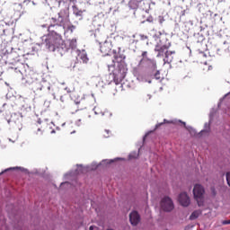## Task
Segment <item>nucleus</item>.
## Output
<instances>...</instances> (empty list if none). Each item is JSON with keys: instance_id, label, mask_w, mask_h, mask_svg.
Returning <instances> with one entry per match:
<instances>
[{"instance_id": "cd10ccee", "label": "nucleus", "mask_w": 230, "mask_h": 230, "mask_svg": "<svg viewBox=\"0 0 230 230\" xmlns=\"http://www.w3.org/2000/svg\"><path fill=\"white\" fill-rule=\"evenodd\" d=\"M230 224V220H225V221H223V225L224 226H227V225H229Z\"/></svg>"}, {"instance_id": "b1692460", "label": "nucleus", "mask_w": 230, "mask_h": 230, "mask_svg": "<svg viewBox=\"0 0 230 230\" xmlns=\"http://www.w3.org/2000/svg\"><path fill=\"white\" fill-rule=\"evenodd\" d=\"M103 136L104 137H111V130L105 129Z\"/></svg>"}, {"instance_id": "412c9836", "label": "nucleus", "mask_w": 230, "mask_h": 230, "mask_svg": "<svg viewBox=\"0 0 230 230\" xmlns=\"http://www.w3.org/2000/svg\"><path fill=\"white\" fill-rule=\"evenodd\" d=\"M137 157H139V153L133 152L129 155V159H137Z\"/></svg>"}, {"instance_id": "de8ad7c7", "label": "nucleus", "mask_w": 230, "mask_h": 230, "mask_svg": "<svg viewBox=\"0 0 230 230\" xmlns=\"http://www.w3.org/2000/svg\"><path fill=\"white\" fill-rule=\"evenodd\" d=\"M57 129H58V130H60V128H57Z\"/></svg>"}, {"instance_id": "a18cd8bd", "label": "nucleus", "mask_w": 230, "mask_h": 230, "mask_svg": "<svg viewBox=\"0 0 230 230\" xmlns=\"http://www.w3.org/2000/svg\"><path fill=\"white\" fill-rule=\"evenodd\" d=\"M136 36L135 35H132V38L134 39Z\"/></svg>"}, {"instance_id": "58836bf2", "label": "nucleus", "mask_w": 230, "mask_h": 230, "mask_svg": "<svg viewBox=\"0 0 230 230\" xmlns=\"http://www.w3.org/2000/svg\"><path fill=\"white\" fill-rule=\"evenodd\" d=\"M104 117H105V118H109V114H105Z\"/></svg>"}, {"instance_id": "79ce46f5", "label": "nucleus", "mask_w": 230, "mask_h": 230, "mask_svg": "<svg viewBox=\"0 0 230 230\" xmlns=\"http://www.w3.org/2000/svg\"><path fill=\"white\" fill-rule=\"evenodd\" d=\"M62 127H66V123H63V124H62Z\"/></svg>"}, {"instance_id": "37998d69", "label": "nucleus", "mask_w": 230, "mask_h": 230, "mask_svg": "<svg viewBox=\"0 0 230 230\" xmlns=\"http://www.w3.org/2000/svg\"><path fill=\"white\" fill-rule=\"evenodd\" d=\"M48 89H49H49H51V86H49Z\"/></svg>"}, {"instance_id": "9d476101", "label": "nucleus", "mask_w": 230, "mask_h": 230, "mask_svg": "<svg viewBox=\"0 0 230 230\" xmlns=\"http://www.w3.org/2000/svg\"><path fill=\"white\" fill-rule=\"evenodd\" d=\"M178 200L181 206H183L184 208H188V206H190V197L186 192H181L179 195Z\"/></svg>"}, {"instance_id": "4c0bfd02", "label": "nucleus", "mask_w": 230, "mask_h": 230, "mask_svg": "<svg viewBox=\"0 0 230 230\" xmlns=\"http://www.w3.org/2000/svg\"><path fill=\"white\" fill-rule=\"evenodd\" d=\"M55 133H56L55 129H53V130L50 132V134H55Z\"/></svg>"}, {"instance_id": "72a5a7b5", "label": "nucleus", "mask_w": 230, "mask_h": 230, "mask_svg": "<svg viewBox=\"0 0 230 230\" xmlns=\"http://www.w3.org/2000/svg\"><path fill=\"white\" fill-rule=\"evenodd\" d=\"M148 134H149V133H146V134L144 136L143 141H145V139H146V137H148Z\"/></svg>"}, {"instance_id": "e433bc0d", "label": "nucleus", "mask_w": 230, "mask_h": 230, "mask_svg": "<svg viewBox=\"0 0 230 230\" xmlns=\"http://www.w3.org/2000/svg\"><path fill=\"white\" fill-rule=\"evenodd\" d=\"M38 123H39V125H40L42 123V120H40V119H39Z\"/></svg>"}, {"instance_id": "f8f14e48", "label": "nucleus", "mask_w": 230, "mask_h": 230, "mask_svg": "<svg viewBox=\"0 0 230 230\" xmlns=\"http://www.w3.org/2000/svg\"><path fill=\"white\" fill-rule=\"evenodd\" d=\"M78 57L84 64H87V62H89V58L87 57V52H85V50L79 51Z\"/></svg>"}, {"instance_id": "4be33fe9", "label": "nucleus", "mask_w": 230, "mask_h": 230, "mask_svg": "<svg viewBox=\"0 0 230 230\" xmlns=\"http://www.w3.org/2000/svg\"><path fill=\"white\" fill-rule=\"evenodd\" d=\"M105 114H108V118H112V112L109 111H101V116H105Z\"/></svg>"}, {"instance_id": "7ed1b4c3", "label": "nucleus", "mask_w": 230, "mask_h": 230, "mask_svg": "<svg viewBox=\"0 0 230 230\" xmlns=\"http://www.w3.org/2000/svg\"><path fill=\"white\" fill-rule=\"evenodd\" d=\"M154 40L156 42L155 51L156 54V57L159 58L161 57L164 58V64H172L173 62V55H175V51H168V49L170 46H172V43L168 41V38L166 37V34L158 31L155 35H153Z\"/></svg>"}, {"instance_id": "f257e3e1", "label": "nucleus", "mask_w": 230, "mask_h": 230, "mask_svg": "<svg viewBox=\"0 0 230 230\" xmlns=\"http://www.w3.org/2000/svg\"><path fill=\"white\" fill-rule=\"evenodd\" d=\"M51 24L49 26V33L41 37L42 43L45 44L47 49L49 51H57L58 53L64 55L69 49H76V39L67 40L64 42L62 35L60 33L52 31V28L56 30H63L65 33L75 31V26L71 24L69 21V9L66 7L58 13V15L51 18Z\"/></svg>"}, {"instance_id": "c85d7f7f", "label": "nucleus", "mask_w": 230, "mask_h": 230, "mask_svg": "<svg viewBox=\"0 0 230 230\" xmlns=\"http://www.w3.org/2000/svg\"><path fill=\"white\" fill-rule=\"evenodd\" d=\"M93 111L95 116H98V115L100 114V113L96 111V108H93Z\"/></svg>"}, {"instance_id": "ddd939ff", "label": "nucleus", "mask_w": 230, "mask_h": 230, "mask_svg": "<svg viewBox=\"0 0 230 230\" xmlns=\"http://www.w3.org/2000/svg\"><path fill=\"white\" fill-rule=\"evenodd\" d=\"M141 3H143L142 0H130L128 3V6L131 10H136L139 4H141Z\"/></svg>"}, {"instance_id": "c9c22d12", "label": "nucleus", "mask_w": 230, "mask_h": 230, "mask_svg": "<svg viewBox=\"0 0 230 230\" xmlns=\"http://www.w3.org/2000/svg\"><path fill=\"white\" fill-rule=\"evenodd\" d=\"M52 96H53L54 100H57V101L58 100V99H57V95L55 93H53Z\"/></svg>"}, {"instance_id": "f03ea898", "label": "nucleus", "mask_w": 230, "mask_h": 230, "mask_svg": "<svg viewBox=\"0 0 230 230\" xmlns=\"http://www.w3.org/2000/svg\"><path fill=\"white\" fill-rule=\"evenodd\" d=\"M113 58L112 62L114 65L108 66L109 71H111V73L105 75L101 81H99L97 87L111 85L112 81H114L116 85H119V84H121L125 79V76H127V67H125V65L122 63L125 58V55L119 52H114Z\"/></svg>"}, {"instance_id": "5701e85b", "label": "nucleus", "mask_w": 230, "mask_h": 230, "mask_svg": "<svg viewBox=\"0 0 230 230\" xmlns=\"http://www.w3.org/2000/svg\"><path fill=\"white\" fill-rule=\"evenodd\" d=\"M154 77L155 80H161V73L159 71H156L154 75Z\"/></svg>"}, {"instance_id": "20e7f679", "label": "nucleus", "mask_w": 230, "mask_h": 230, "mask_svg": "<svg viewBox=\"0 0 230 230\" xmlns=\"http://www.w3.org/2000/svg\"><path fill=\"white\" fill-rule=\"evenodd\" d=\"M123 158H115V159H105L102 160L99 164L96 162H93L91 165H87L86 167H83L82 165H77V168L73 172L66 173L64 175L65 181H70L71 179H75L76 175H80V173H85V172H91L93 170H96L98 166H105V164H111L115 161H119Z\"/></svg>"}, {"instance_id": "f3484780", "label": "nucleus", "mask_w": 230, "mask_h": 230, "mask_svg": "<svg viewBox=\"0 0 230 230\" xmlns=\"http://www.w3.org/2000/svg\"><path fill=\"white\" fill-rule=\"evenodd\" d=\"M200 213H201L200 210H195L190 216V220H195V219L199 218V217H200Z\"/></svg>"}, {"instance_id": "aec40b11", "label": "nucleus", "mask_w": 230, "mask_h": 230, "mask_svg": "<svg viewBox=\"0 0 230 230\" xmlns=\"http://www.w3.org/2000/svg\"><path fill=\"white\" fill-rule=\"evenodd\" d=\"M204 132H209V124L208 123H205L204 129H202L200 131V134H204Z\"/></svg>"}, {"instance_id": "dca6fc26", "label": "nucleus", "mask_w": 230, "mask_h": 230, "mask_svg": "<svg viewBox=\"0 0 230 230\" xmlns=\"http://www.w3.org/2000/svg\"><path fill=\"white\" fill-rule=\"evenodd\" d=\"M13 170H22V172H24V168L22 167H10L1 172L0 175H3V173H6V172H13Z\"/></svg>"}, {"instance_id": "49530a36", "label": "nucleus", "mask_w": 230, "mask_h": 230, "mask_svg": "<svg viewBox=\"0 0 230 230\" xmlns=\"http://www.w3.org/2000/svg\"><path fill=\"white\" fill-rule=\"evenodd\" d=\"M26 102H27V103H28V102H30L28 99H26Z\"/></svg>"}, {"instance_id": "0eeeda50", "label": "nucleus", "mask_w": 230, "mask_h": 230, "mask_svg": "<svg viewBox=\"0 0 230 230\" xmlns=\"http://www.w3.org/2000/svg\"><path fill=\"white\" fill-rule=\"evenodd\" d=\"M8 64H9V69H14L16 73H21V67H22V64L21 63L19 57H17V54L12 53L8 56Z\"/></svg>"}, {"instance_id": "c756f323", "label": "nucleus", "mask_w": 230, "mask_h": 230, "mask_svg": "<svg viewBox=\"0 0 230 230\" xmlns=\"http://www.w3.org/2000/svg\"><path fill=\"white\" fill-rule=\"evenodd\" d=\"M60 102H62V103H64V102H66V100L64 99V96H60Z\"/></svg>"}, {"instance_id": "a211bd4d", "label": "nucleus", "mask_w": 230, "mask_h": 230, "mask_svg": "<svg viewBox=\"0 0 230 230\" xmlns=\"http://www.w3.org/2000/svg\"><path fill=\"white\" fill-rule=\"evenodd\" d=\"M65 188H71V183L69 181H64L60 184V190H64Z\"/></svg>"}, {"instance_id": "2eb2a0df", "label": "nucleus", "mask_w": 230, "mask_h": 230, "mask_svg": "<svg viewBox=\"0 0 230 230\" xmlns=\"http://www.w3.org/2000/svg\"><path fill=\"white\" fill-rule=\"evenodd\" d=\"M146 65L153 71H155V69H157V63H155V60H154V59H147Z\"/></svg>"}, {"instance_id": "ea45409f", "label": "nucleus", "mask_w": 230, "mask_h": 230, "mask_svg": "<svg viewBox=\"0 0 230 230\" xmlns=\"http://www.w3.org/2000/svg\"><path fill=\"white\" fill-rule=\"evenodd\" d=\"M213 117V112H210V118Z\"/></svg>"}, {"instance_id": "a878e982", "label": "nucleus", "mask_w": 230, "mask_h": 230, "mask_svg": "<svg viewBox=\"0 0 230 230\" xmlns=\"http://www.w3.org/2000/svg\"><path fill=\"white\" fill-rule=\"evenodd\" d=\"M75 125L76 127H80L82 125V119H78L77 121H75Z\"/></svg>"}, {"instance_id": "6e6552de", "label": "nucleus", "mask_w": 230, "mask_h": 230, "mask_svg": "<svg viewBox=\"0 0 230 230\" xmlns=\"http://www.w3.org/2000/svg\"><path fill=\"white\" fill-rule=\"evenodd\" d=\"M161 209L163 211H165L167 213H170V211H173V208L175 206L173 205V201L170 197H164L160 203Z\"/></svg>"}, {"instance_id": "39448f33", "label": "nucleus", "mask_w": 230, "mask_h": 230, "mask_svg": "<svg viewBox=\"0 0 230 230\" xmlns=\"http://www.w3.org/2000/svg\"><path fill=\"white\" fill-rule=\"evenodd\" d=\"M164 123H172L173 125H177V123H181L182 125H184L185 128L188 130L192 137L200 136V134H202L200 132L197 134V130H195V128H193L191 126H186V122L177 119L167 120L166 119H164V122L155 125V128H159V127H161V125H164Z\"/></svg>"}, {"instance_id": "bb28decb", "label": "nucleus", "mask_w": 230, "mask_h": 230, "mask_svg": "<svg viewBox=\"0 0 230 230\" xmlns=\"http://www.w3.org/2000/svg\"><path fill=\"white\" fill-rule=\"evenodd\" d=\"M146 100L148 101V100H152V95L151 94H146Z\"/></svg>"}, {"instance_id": "c03bdc74", "label": "nucleus", "mask_w": 230, "mask_h": 230, "mask_svg": "<svg viewBox=\"0 0 230 230\" xmlns=\"http://www.w3.org/2000/svg\"><path fill=\"white\" fill-rule=\"evenodd\" d=\"M76 131H73V132H71V134H75Z\"/></svg>"}, {"instance_id": "9b49d317", "label": "nucleus", "mask_w": 230, "mask_h": 230, "mask_svg": "<svg viewBox=\"0 0 230 230\" xmlns=\"http://www.w3.org/2000/svg\"><path fill=\"white\" fill-rule=\"evenodd\" d=\"M11 122L15 123L16 125L22 123V114L21 112L13 113L11 119L8 120V123Z\"/></svg>"}, {"instance_id": "a19ab883", "label": "nucleus", "mask_w": 230, "mask_h": 230, "mask_svg": "<svg viewBox=\"0 0 230 230\" xmlns=\"http://www.w3.org/2000/svg\"><path fill=\"white\" fill-rule=\"evenodd\" d=\"M44 121L48 122V121H49V119H44Z\"/></svg>"}, {"instance_id": "6ab92c4d", "label": "nucleus", "mask_w": 230, "mask_h": 230, "mask_svg": "<svg viewBox=\"0 0 230 230\" xmlns=\"http://www.w3.org/2000/svg\"><path fill=\"white\" fill-rule=\"evenodd\" d=\"M34 93H37V91H41L42 89V84H39V83H35L34 84Z\"/></svg>"}, {"instance_id": "4468645a", "label": "nucleus", "mask_w": 230, "mask_h": 230, "mask_svg": "<svg viewBox=\"0 0 230 230\" xmlns=\"http://www.w3.org/2000/svg\"><path fill=\"white\" fill-rule=\"evenodd\" d=\"M144 4H146V6L144 8L146 13H148V12L150 10H155V2H144Z\"/></svg>"}, {"instance_id": "09e8293b", "label": "nucleus", "mask_w": 230, "mask_h": 230, "mask_svg": "<svg viewBox=\"0 0 230 230\" xmlns=\"http://www.w3.org/2000/svg\"><path fill=\"white\" fill-rule=\"evenodd\" d=\"M88 118H91V115H89Z\"/></svg>"}, {"instance_id": "1a4fd4ad", "label": "nucleus", "mask_w": 230, "mask_h": 230, "mask_svg": "<svg viewBox=\"0 0 230 230\" xmlns=\"http://www.w3.org/2000/svg\"><path fill=\"white\" fill-rule=\"evenodd\" d=\"M129 222L132 226H137L141 222V217L137 211H132L129 214Z\"/></svg>"}, {"instance_id": "473e14b6", "label": "nucleus", "mask_w": 230, "mask_h": 230, "mask_svg": "<svg viewBox=\"0 0 230 230\" xmlns=\"http://www.w3.org/2000/svg\"><path fill=\"white\" fill-rule=\"evenodd\" d=\"M65 91H66V93H71V90L68 87H66Z\"/></svg>"}, {"instance_id": "423d86ee", "label": "nucleus", "mask_w": 230, "mask_h": 230, "mask_svg": "<svg viewBox=\"0 0 230 230\" xmlns=\"http://www.w3.org/2000/svg\"><path fill=\"white\" fill-rule=\"evenodd\" d=\"M204 193H206V190H204V187L202 185L196 184L194 186L193 195L199 208L204 206Z\"/></svg>"}, {"instance_id": "f704fd0d", "label": "nucleus", "mask_w": 230, "mask_h": 230, "mask_svg": "<svg viewBox=\"0 0 230 230\" xmlns=\"http://www.w3.org/2000/svg\"><path fill=\"white\" fill-rule=\"evenodd\" d=\"M146 54H147V52H146V51H144V52L142 53V57H146Z\"/></svg>"}, {"instance_id": "2f4dec72", "label": "nucleus", "mask_w": 230, "mask_h": 230, "mask_svg": "<svg viewBox=\"0 0 230 230\" xmlns=\"http://www.w3.org/2000/svg\"><path fill=\"white\" fill-rule=\"evenodd\" d=\"M96 229H98L96 226H90V230H96Z\"/></svg>"}, {"instance_id": "393cba45", "label": "nucleus", "mask_w": 230, "mask_h": 230, "mask_svg": "<svg viewBox=\"0 0 230 230\" xmlns=\"http://www.w3.org/2000/svg\"><path fill=\"white\" fill-rule=\"evenodd\" d=\"M164 22V17L159 16V17H158V22H159V24H163Z\"/></svg>"}, {"instance_id": "7c9ffc66", "label": "nucleus", "mask_w": 230, "mask_h": 230, "mask_svg": "<svg viewBox=\"0 0 230 230\" xmlns=\"http://www.w3.org/2000/svg\"><path fill=\"white\" fill-rule=\"evenodd\" d=\"M39 132H40V136H42V129L38 128V130H37L36 134H38V135H39Z\"/></svg>"}]
</instances>
